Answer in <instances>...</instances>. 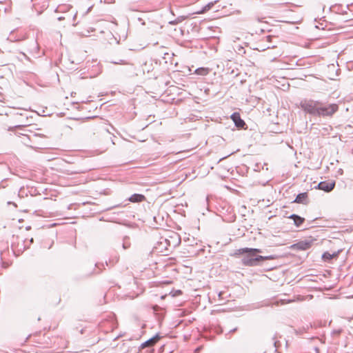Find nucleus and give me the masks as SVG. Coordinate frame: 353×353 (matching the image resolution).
I'll return each mask as SVG.
<instances>
[{
  "label": "nucleus",
  "mask_w": 353,
  "mask_h": 353,
  "mask_svg": "<svg viewBox=\"0 0 353 353\" xmlns=\"http://www.w3.org/2000/svg\"><path fill=\"white\" fill-rule=\"evenodd\" d=\"M212 5H213V3H209V4L206 5V6L204 7V8H203V12H205V11H207V10H209L211 8V7L212 6Z\"/></svg>",
  "instance_id": "4468645a"
},
{
  "label": "nucleus",
  "mask_w": 353,
  "mask_h": 353,
  "mask_svg": "<svg viewBox=\"0 0 353 353\" xmlns=\"http://www.w3.org/2000/svg\"><path fill=\"white\" fill-rule=\"evenodd\" d=\"M261 252V250L256 248H240L235 251L236 255H241L244 254H248L242 259V263L243 265L246 266H255L259 264L260 261L273 259L274 256H256V253Z\"/></svg>",
  "instance_id": "f03ea898"
},
{
  "label": "nucleus",
  "mask_w": 353,
  "mask_h": 353,
  "mask_svg": "<svg viewBox=\"0 0 353 353\" xmlns=\"http://www.w3.org/2000/svg\"><path fill=\"white\" fill-rule=\"evenodd\" d=\"M300 106L305 112L316 117H332L339 110L336 103L327 104L321 101L313 99H303L300 103Z\"/></svg>",
  "instance_id": "f257e3e1"
},
{
  "label": "nucleus",
  "mask_w": 353,
  "mask_h": 353,
  "mask_svg": "<svg viewBox=\"0 0 353 353\" xmlns=\"http://www.w3.org/2000/svg\"><path fill=\"white\" fill-rule=\"evenodd\" d=\"M145 197L143 194H134L129 198V201L132 203H138L143 201V200H145Z\"/></svg>",
  "instance_id": "1a4fd4ad"
},
{
  "label": "nucleus",
  "mask_w": 353,
  "mask_h": 353,
  "mask_svg": "<svg viewBox=\"0 0 353 353\" xmlns=\"http://www.w3.org/2000/svg\"><path fill=\"white\" fill-rule=\"evenodd\" d=\"M314 241L315 239L310 237L294 244V247L300 250H306L311 248Z\"/></svg>",
  "instance_id": "7ed1b4c3"
},
{
  "label": "nucleus",
  "mask_w": 353,
  "mask_h": 353,
  "mask_svg": "<svg viewBox=\"0 0 353 353\" xmlns=\"http://www.w3.org/2000/svg\"><path fill=\"white\" fill-rule=\"evenodd\" d=\"M221 295H222V292H219V296L221 297Z\"/></svg>",
  "instance_id": "f3484780"
},
{
  "label": "nucleus",
  "mask_w": 353,
  "mask_h": 353,
  "mask_svg": "<svg viewBox=\"0 0 353 353\" xmlns=\"http://www.w3.org/2000/svg\"><path fill=\"white\" fill-rule=\"evenodd\" d=\"M159 339L158 336H154L149 340L146 341L141 345L142 348L153 346Z\"/></svg>",
  "instance_id": "0eeeda50"
},
{
  "label": "nucleus",
  "mask_w": 353,
  "mask_h": 353,
  "mask_svg": "<svg viewBox=\"0 0 353 353\" xmlns=\"http://www.w3.org/2000/svg\"><path fill=\"white\" fill-rule=\"evenodd\" d=\"M112 63L117 65V64H128V63L123 59H119L117 61H111Z\"/></svg>",
  "instance_id": "ddd939ff"
},
{
  "label": "nucleus",
  "mask_w": 353,
  "mask_h": 353,
  "mask_svg": "<svg viewBox=\"0 0 353 353\" xmlns=\"http://www.w3.org/2000/svg\"><path fill=\"white\" fill-rule=\"evenodd\" d=\"M74 94H76V92H74V94H73V92H72V93H71V95H72V96H74Z\"/></svg>",
  "instance_id": "aec40b11"
},
{
  "label": "nucleus",
  "mask_w": 353,
  "mask_h": 353,
  "mask_svg": "<svg viewBox=\"0 0 353 353\" xmlns=\"http://www.w3.org/2000/svg\"><path fill=\"white\" fill-rule=\"evenodd\" d=\"M334 186H335V182L333 181H321L318 184L317 188L319 190H323L326 192H329L334 188Z\"/></svg>",
  "instance_id": "20e7f679"
},
{
  "label": "nucleus",
  "mask_w": 353,
  "mask_h": 353,
  "mask_svg": "<svg viewBox=\"0 0 353 353\" xmlns=\"http://www.w3.org/2000/svg\"><path fill=\"white\" fill-rule=\"evenodd\" d=\"M74 94H76V92H74V94H73V92H72V93H71V95H72V96H74Z\"/></svg>",
  "instance_id": "6ab92c4d"
},
{
  "label": "nucleus",
  "mask_w": 353,
  "mask_h": 353,
  "mask_svg": "<svg viewBox=\"0 0 353 353\" xmlns=\"http://www.w3.org/2000/svg\"><path fill=\"white\" fill-rule=\"evenodd\" d=\"M289 218L294 221V225L297 227H299L305 221L304 218L294 214L290 215Z\"/></svg>",
  "instance_id": "6e6552de"
},
{
  "label": "nucleus",
  "mask_w": 353,
  "mask_h": 353,
  "mask_svg": "<svg viewBox=\"0 0 353 353\" xmlns=\"http://www.w3.org/2000/svg\"><path fill=\"white\" fill-rule=\"evenodd\" d=\"M139 21H142V19H141V18H139Z\"/></svg>",
  "instance_id": "5701e85b"
},
{
  "label": "nucleus",
  "mask_w": 353,
  "mask_h": 353,
  "mask_svg": "<svg viewBox=\"0 0 353 353\" xmlns=\"http://www.w3.org/2000/svg\"><path fill=\"white\" fill-rule=\"evenodd\" d=\"M294 202L295 203H302V204H307V202H308V200H307V192H303V193H300L299 194L295 200H294Z\"/></svg>",
  "instance_id": "423d86ee"
},
{
  "label": "nucleus",
  "mask_w": 353,
  "mask_h": 353,
  "mask_svg": "<svg viewBox=\"0 0 353 353\" xmlns=\"http://www.w3.org/2000/svg\"><path fill=\"white\" fill-rule=\"evenodd\" d=\"M26 241H21V244L19 243V242L17 243V252H23L26 249L28 248V245H25Z\"/></svg>",
  "instance_id": "9b49d317"
},
{
  "label": "nucleus",
  "mask_w": 353,
  "mask_h": 353,
  "mask_svg": "<svg viewBox=\"0 0 353 353\" xmlns=\"http://www.w3.org/2000/svg\"><path fill=\"white\" fill-rule=\"evenodd\" d=\"M210 70L208 68H199L195 70V73L199 75L205 76L209 73Z\"/></svg>",
  "instance_id": "9d476101"
},
{
  "label": "nucleus",
  "mask_w": 353,
  "mask_h": 353,
  "mask_svg": "<svg viewBox=\"0 0 353 353\" xmlns=\"http://www.w3.org/2000/svg\"><path fill=\"white\" fill-rule=\"evenodd\" d=\"M267 39H268V41H270V39H272V37H271V36H268V37H267Z\"/></svg>",
  "instance_id": "2eb2a0df"
},
{
  "label": "nucleus",
  "mask_w": 353,
  "mask_h": 353,
  "mask_svg": "<svg viewBox=\"0 0 353 353\" xmlns=\"http://www.w3.org/2000/svg\"><path fill=\"white\" fill-rule=\"evenodd\" d=\"M130 247V243L129 242L128 239L125 238L123 243V248L124 250H126Z\"/></svg>",
  "instance_id": "f8f14e48"
},
{
  "label": "nucleus",
  "mask_w": 353,
  "mask_h": 353,
  "mask_svg": "<svg viewBox=\"0 0 353 353\" xmlns=\"http://www.w3.org/2000/svg\"><path fill=\"white\" fill-rule=\"evenodd\" d=\"M141 23H142V25H145V21H142Z\"/></svg>",
  "instance_id": "4be33fe9"
},
{
  "label": "nucleus",
  "mask_w": 353,
  "mask_h": 353,
  "mask_svg": "<svg viewBox=\"0 0 353 353\" xmlns=\"http://www.w3.org/2000/svg\"><path fill=\"white\" fill-rule=\"evenodd\" d=\"M274 48V46H268L267 48Z\"/></svg>",
  "instance_id": "a211bd4d"
},
{
  "label": "nucleus",
  "mask_w": 353,
  "mask_h": 353,
  "mask_svg": "<svg viewBox=\"0 0 353 353\" xmlns=\"http://www.w3.org/2000/svg\"><path fill=\"white\" fill-rule=\"evenodd\" d=\"M33 241H34V240H33V238H31V239H30V243H33Z\"/></svg>",
  "instance_id": "dca6fc26"
},
{
  "label": "nucleus",
  "mask_w": 353,
  "mask_h": 353,
  "mask_svg": "<svg viewBox=\"0 0 353 353\" xmlns=\"http://www.w3.org/2000/svg\"><path fill=\"white\" fill-rule=\"evenodd\" d=\"M74 94H76V92H74V94H73V92H72V93H71V95H72V96H74Z\"/></svg>",
  "instance_id": "412c9836"
},
{
  "label": "nucleus",
  "mask_w": 353,
  "mask_h": 353,
  "mask_svg": "<svg viewBox=\"0 0 353 353\" xmlns=\"http://www.w3.org/2000/svg\"><path fill=\"white\" fill-rule=\"evenodd\" d=\"M231 119L237 128H243L244 125H245V121L241 119L240 114L237 112L233 113L231 116Z\"/></svg>",
  "instance_id": "39448f33"
}]
</instances>
